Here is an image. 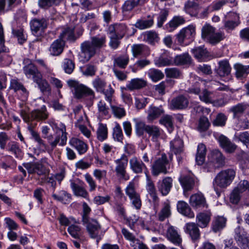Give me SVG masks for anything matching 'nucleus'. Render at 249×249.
<instances>
[{"mask_svg": "<svg viewBox=\"0 0 249 249\" xmlns=\"http://www.w3.org/2000/svg\"><path fill=\"white\" fill-rule=\"evenodd\" d=\"M36 102L35 106L36 107L40 106V107L33 110L30 113L27 106L23 105L21 106L20 116L24 121L29 124V125L32 124V122L34 121H44L47 120L49 116V113L44 104V101L39 98L36 100Z\"/></svg>", "mask_w": 249, "mask_h": 249, "instance_id": "f257e3e1", "label": "nucleus"}, {"mask_svg": "<svg viewBox=\"0 0 249 249\" xmlns=\"http://www.w3.org/2000/svg\"><path fill=\"white\" fill-rule=\"evenodd\" d=\"M236 174V169L229 168L222 170L217 174L213 182V185L216 194L220 196L222 190L231 185Z\"/></svg>", "mask_w": 249, "mask_h": 249, "instance_id": "f03ea898", "label": "nucleus"}, {"mask_svg": "<svg viewBox=\"0 0 249 249\" xmlns=\"http://www.w3.org/2000/svg\"><path fill=\"white\" fill-rule=\"evenodd\" d=\"M67 84L75 98L86 99L89 105H92L95 99V94L91 89L74 80H68Z\"/></svg>", "mask_w": 249, "mask_h": 249, "instance_id": "7ed1b4c3", "label": "nucleus"}, {"mask_svg": "<svg viewBox=\"0 0 249 249\" xmlns=\"http://www.w3.org/2000/svg\"><path fill=\"white\" fill-rule=\"evenodd\" d=\"M48 124L52 126L56 134L54 140H52L53 136L51 134H48L47 137H43L47 140L51 148L53 149L57 144L61 146L65 145L67 141V133L65 125L62 123L57 124L51 121H49Z\"/></svg>", "mask_w": 249, "mask_h": 249, "instance_id": "20e7f679", "label": "nucleus"}, {"mask_svg": "<svg viewBox=\"0 0 249 249\" xmlns=\"http://www.w3.org/2000/svg\"><path fill=\"white\" fill-rule=\"evenodd\" d=\"M171 168V161L166 155L163 153L156 159L151 165V173L154 176H158L160 174L164 175L169 173Z\"/></svg>", "mask_w": 249, "mask_h": 249, "instance_id": "39448f33", "label": "nucleus"}, {"mask_svg": "<svg viewBox=\"0 0 249 249\" xmlns=\"http://www.w3.org/2000/svg\"><path fill=\"white\" fill-rule=\"evenodd\" d=\"M92 85L97 92L101 93L105 95V99L107 101L110 103L111 102L114 90L110 84L107 86V89H105L107 85L105 79L97 76L92 80Z\"/></svg>", "mask_w": 249, "mask_h": 249, "instance_id": "423d86ee", "label": "nucleus"}, {"mask_svg": "<svg viewBox=\"0 0 249 249\" xmlns=\"http://www.w3.org/2000/svg\"><path fill=\"white\" fill-rule=\"evenodd\" d=\"M202 38L212 45L218 43L224 38V34L215 32V28L210 24H205L202 29Z\"/></svg>", "mask_w": 249, "mask_h": 249, "instance_id": "0eeeda50", "label": "nucleus"}, {"mask_svg": "<svg viewBox=\"0 0 249 249\" xmlns=\"http://www.w3.org/2000/svg\"><path fill=\"white\" fill-rule=\"evenodd\" d=\"M126 195L129 197L131 205L136 210L142 207V200L140 194L137 192L136 184L133 181L128 183L125 189Z\"/></svg>", "mask_w": 249, "mask_h": 249, "instance_id": "6e6552de", "label": "nucleus"}, {"mask_svg": "<svg viewBox=\"0 0 249 249\" xmlns=\"http://www.w3.org/2000/svg\"><path fill=\"white\" fill-rule=\"evenodd\" d=\"M128 161V158L125 154H123L120 158L114 161L116 164L115 171L116 176L120 179L125 181L129 179V176L126 171Z\"/></svg>", "mask_w": 249, "mask_h": 249, "instance_id": "1a4fd4ad", "label": "nucleus"}, {"mask_svg": "<svg viewBox=\"0 0 249 249\" xmlns=\"http://www.w3.org/2000/svg\"><path fill=\"white\" fill-rule=\"evenodd\" d=\"M225 157L218 150H213L208 156L207 163L209 170L223 167L225 165Z\"/></svg>", "mask_w": 249, "mask_h": 249, "instance_id": "9d476101", "label": "nucleus"}, {"mask_svg": "<svg viewBox=\"0 0 249 249\" xmlns=\"http://www.w3.org/2000/svg\"><path fill=\"white\" fill-rule=\"evenodd\" d=\"M81 52L79 55L80 61L86 63L89 61L96 53V49L89 41H86L81 44Z\"/></svg>", "mask_w": 249, "mask_h": 249, "instance_id": "9b49d317", "label": "nucleus"}, {"mask_svg": "<svg viewBox=\"0 0 249 249\" xmlns=\"http://www.w3.org/2000/svg\"><path fill=\"white\" fill-rule=\"evenodd\" d=\"M84 182L79 178L70 180V186L74 195L84 198H87L89 194L87 191L82 186Z\"/></svg>", "mask_w": 249, "mask_h": 249, "instance_id": "f8f14e48", "label": "nucleus"}, {"mask_svg": "<svg viewBox=\"0 0 249 249\" xmlns=\"http://www.w3.org/2000/svg\"><path fill=\"white\" fill-rule=\"evenodd\" d=\"M129 166L130 169L135 174H141L144 171L146 176L148 175V170L146 165L137 157L134 156L130 159Z\"/></svg>", "mask_w": 249, "mask_h": 249, "instance_id": "ddd939ff", "label": "nucleus"}, {"mask_svg": "<svg viewBox=\"0 0 249 249\" xmlns=\"http://www.w3.org/2000/svg\"><path fill=\"white\" fill-rule=\"evenodd\" d=\"M196 35V28L193 25L182 29L177 35L178 42L182 44L185 40H192Z\"/></svg>", "mask_w": 249, "mask_h": 249, "instance_id": "4468645a", "label": "nucleus"}, {"mask_svg": "<svg viewBox=\"0 0 249 249\" xmlns=\"http://www.w3.org/2000/svg\"><path fill=\"white\" fill-rule=\"evenodd\" d=\"M235 239L239 246L243 249H249V236L247 233L240 227L235 230Z\"/></svg>", "mask_w": 249, "mask_h": 249, "instance_id": "2eb2a0df", "label": "nucleus"}, {"mask_svg": "<svg viewBox=\"0 0 249 249\" xmlns=\"http://www.w3.org/2000/svg\"><path fill=\"white\" fill-rule=\"evenodd\" d=\"M189 103V101L187 97L180 95L171 100L170 107L172 109H184L187 107Z\"/></svg>", "mask_w": 249, "mask_h": 249, "instance_id": "dca6fc26", "label": "nucleus"}, {"mask_svg": "<svg viewBox=\"0 0 249 249\" xmlns=\"http://www.w3.org/2000/svg\"><path fill=\"white\" fill-rule=\"evenodd\" d=\"M173 179L171 177H166L157 182V188L162 196H166L170 192L173 184Z\"/></svg>", "mask_w": 249, "mask_h": 249, "instance_id": "f3484780", "label": "nucleus"}, {"mask_svg": "<svg viewBox=\"0 0 249 249\" xmlns=\"http://www.w3.org/2000/svg\"><path fill=\"white\" fill-rule=\"evenodd\" d=\"M166 237L167 239L175 245L179 246L182 243V238L177 229L174 226H169L166 231Z\"/></svg>", "mask_w": 249, "mask_h": 249, "instance_id": "a211bd4d", "label": "nucleus"}, {"mask_svg": "<svg viewBox=\"0 0 249 249\" xmlns=\"http://www.w3.org/2000/svg\"><path fill=\"white\" fill-rule=\"evenodd\" d=\"M218 66L215 69L216 74L220 77L228 76L231 72V68L227 59L219 61Z\"/></svg>", "mask_w": 249, "mask_h": 249, "instance_id": "6ab92c4d", "label": "nucleus"}, {"mask_svg": "<svg viewBox=\"0 0 249 249\" xmlns=\"http://www.w3.org/2000/svg\"><path fill=\"white\" fill-rule=\"evenodd\" d=\"M190 204L194 209L207 208L206 199L202 194H195L191 196Z\"/></svg>", "mask_w": 249, "mask_h": 249, "instance_id": "aec40b11", "label": "nucleus"}, {"mask_svg": "<svg viewBox=\"0 0 249 249\" xmlns=\"http://www.w3.org/2000/svg\"><path fill=\"white\" fill-rule=\"evenodd\" d=\"M197 224L194 222L187 223L184 227L185 232L189 235L193 241L198 240L200 232Z\"/></svg>", "mask_w": 249, "mask_h": 249, "instance_id": "412c9836", "label": "nucleus"}, {"mask_svg": "<svg viewBox=\"0 0 249 249\" xmlns=\"http://www.w3.org/2000/svg\"><path fill=\"white\" fill-rule=\"evenodd\" d=\"M21 0H0V14H4L19 6Z\"/></svg>", "mask_w": 249, "mask_h": 249, "instance_id": "4be33fe9", "label": "nucleus"}, {"mask_svg": "<svg viewBox=\"0 0 249 249\" xmlns=\"http://www.w3.org/2000/svg\"><path fill=\"white\" fill-rule=\"evenodd\" d=\"M86 227L89 236L92 238H96L99 235L101 230V226L98 222L94 219H91L88 222L83 223Z\"/></svg>", "mask_w": 249, "mask_h": 249, "instance_id": "5701e85b", "label": "nucleus"}, {"mask_svg": "<svg viewBox=\"0 0 249 249\" xmlns=\"http://www.w3.org/2000/svg\"><path fill=\"white\" fill-rule=\"evenodd\" d=\"M35 125L31 124L28 126V129L30 131L32 138L37 143V146L41 150L45 151L48 148V145L42 139L38 133L34 130Z\"/></svg>", "mask_w": 249, "mask_h": 249, "instance_id": "b1692460", "label": "nucleus"}, {"mask_svg": "<svg viewBox=\"0 0 249 249\" xmlns=\"http://www.w3.org/2000/svg\"><path fill=\"white\" fill-rule=\"evenodd\" d=\"M212 213L210 211L200 212L196 215V222L200 228L207 227L211 220Z\"/></svg>", "mask_w": 249, "mask_h": 249, "instance_id": "393cba45", "label": "nucleus"}, {"mask_svg": "<svg viewBox=\"0 0 249 249\" xmlns=\"http://www.w3.org/2000/svg\"><path fill=\"white\" fill-rule=\"evenodd\" d=\"M127 31L126 26L124 24L119 23L110 25L108 28L107 33L115 34L118 38H122Z\"/></svg>", "mask_w": 249, "mask_h": 249, "instance_id": "a878e982", "label": "nucleus"}, {"mask_svg": "<svg viewBox=\"0 0 249 249\" xmlns=\"http://www.w3.org/2000/svg\"><path fill=\"white\" fill-rule=\"evenodd\" d=\"M185 22L186 20L183 16H175L165 25V28L169 32H172Z\"/></svg>", "mask_w": 249, "mask_h": 249, "instance_id": "bb28decb", "label": "nucleus"}, {"mask_svg": "<svg viewBox=\"0 0 249 249\" xmlns=\"http://www.w3.org/2000/svg\"><path fill=\"white\" fill-rule=\"evenodd\" d=\"M23 72L28 79H32L34 81L42 74L37 67L32 63L25 66Z\"/></svg>", "mask_w": 249, "mask_h": 249, "instance_id": "cd10ccee", "label": "nucleus"}, {"mask_svg": "<svg viewBox=\"0 0 249 249\" xmlns=\"http://www.w3.org/2000/svg\"><path fill=\"white\" fill-rule=\"evenodd\" d=\"M47 24L46 19H34L30 22L31 29L34 34H36L38 32H42L47 28Z\"/></svg>", "mask_w": 249, "mask_h": 249, "instance_id": "c85d7f7f", "label": "nucleus"}, {"mask_svg": "<svg viewBox=\"0 0 249 249\" xmlns=\"http://www.w3.org/2000/svg\"><path fill=\"white\" fill-rule=\"evenodd\" d=\"M248 105L244 103H238L230 108V112L232 113V118L235 120L243 117Z\"/></svg>", "mask_w": 249, "mask_h": 249, "instance_id": "c756f323", "label": "nucleus"}, {"mask_svg": "<svg viewBox=\"0 0 249 249\" xmlns=\"http://www.w3.org/2000/svg\"><path fill=\"white\" fill-rule=\"evenodd\" d=\"M8 52L9 49L4 46V43H0V65L2 66L9 65L12 61Z\"/></svg>", "mask_w": 249, "mask_h": 249, "instance_id": "7c9ffc66", "label": "nucleus"}, {"mask_svg": "<svg viewBox=\"0 0 249 249\" xmlns=\"http://www.w3.org/2000/svg\"><path fill=\"white\" fill-rule=\"evenodd\" d=\"M69 144L74 147L80 155L85 153L88 149L87 144L77 138H71L70 140Z\"/></svg>", "mask_w": 249, "mask_h": 249, "instance_id": "2f4dec72", "label": "nucleus"}, {"mask_svg": "<svg viewBox=\"0 0 249 249\" xmlns=\"http://www.w3.org/2000/svg\"><path fill=\"white\" fill-rule=\"evenodd\" d=\"M179 181L185 191L192 190L195 184V178L192 175L182 176L179 178Z\"/></svg>", "mask_w": 249, "mask_h": 249, "instance_id": "473e14b6", "label": "nucleus"}, {"mask_svg": "<svg viewBox=\"0 0 249 249\" xmlns=\"http://www.w3.org/2000/svg\"><path fill=\"white\" fill-rule=\"evenodd\" d=\"M146 133L152 142H158L162 136L163 131L156 125H149Z\"/></svg>", "mask_w": 249, "mask_h": 249, "instance_id": "72a5a7b5", "label": "nucleus"}, {"mask_svg": "<svg viewBox=\"0 0 249 249\" xmlns=\"http://www.w3.org/2000/svg\"><path fill=\"white\" fill-rule=\"evenodd\" d=\"M219 142L221 146L228 153L233 152L237 148V145L232 143L227 137L221 135L219 137Z\"/></svg>", "mask_w": 249, "mask_h": 249, "instance_id": "f704fd0d", "label": "nucleus"}, {"mask_svg": "<svg viewBox=\"0 0 249 249\" xmlns=\"http://www.w3.org/2000/svg\"><path fill=\"white\" fill-rule=\"evenodd\" d=\"M64 44V41L60 38L54 41L50 47V54L53 56L60 55L63 51Z\"/></svg>", "mask_w": 249, "mask_h": 249, "instance_id": "c9c22d12", "label": "nucleus"}, {"mask_svg": "<svg viewBox=\"0 0 249 249\" xmlns=\"http://www.w3.org/2000/svg\"><path fill=\"white\" fill-rule=\"evenodd\" d=\"M147 82L142 78H136L132 79L126 85V87L130 90L139 89L145 87Z\"/></svg>", "mask_w": 249, "mask_h": 249, "instance_id": "e433bc0d", "label": "nucleus"}, {"mask_svg": "<svg viewBox=\"0 0 249 249\" xmlns=\"http://www.w3.org/2000/svg\"><path fill=\"white\" fill-rule=\"evenodd\" d=\"M34 82L36 84L38 88L43 94H50L51 93V86L45 79L43 78L42 74Z\"/></svg>", "mask_w": 249, "mask_h": 249, "instance_id": "4c0bfd02", "label": "nucleus"}, {"mask_svg": "<svg viewBox=\"0 0 249 249\" xmlns=\"http://www.w3.org/2000/svg\"><path fill=\"white\" fill-rule=\"evenodd\" d=\"M177 209L179 213L184 216L189 218H194L195 217L194 213L191 210L188 204L183 201L178 202Z\"/></svg>", "mask_w": 249, "mask_h": 249, "instance_id": "58836bf2", "label": "nucleus"}, {"mask_svg": "<svg viewBox=\"0 0 249 249\" xmlns=\"http://www.w3.org/2000/svg\"><path fill=\"white\" fill-rule=\"evenodd\" d=\"M154 18L149 15L147 18H142L137 20L135 26L140 30H144L151 27L154 24Z\"/></svg>", "mask_w": 249, "mask_h": 249, "instance_id": "ea45409f", "label": "nucleus"}, {"mask_svg": "<svg viewBox=\"0 0 249 249\" xmlns=\"http://www.w3.org/2000/svg\"><path fill=\"white\" fill-rule=\"evenodd\" d=\"M149 0H127L122 6L123 12H128L132 10L138 5H143L146 3Z\"/></svg>", "mask_w": 249, "mask_h": 249, "instance_id": "a19ab883", "label": "nucleus"}, {"mask_svg": "<svg viewBox=\"0 0 249 249\" xmlns=\"http://www.w3.org/2000/svg\"><path fill=\"white\" fill-rule=\"evenodd\" d=\"M146 190L151 197L153 201L156 203L158 201L159 198L157 195L156 190L154 183L148 175H146Z\"/></svg>", "mask_w": 249, "mask_h": 249, "instance_id": "79ce46f5", "label": "nucleus"}, {"mask_svg": "<svg viewBox=\"0 0 249 249\" xmlns=\"http://www.w3.org/2000/svg\"><path fill=\"white\" fill-rule=\"evenodd\" d=\"M199 5L194 1L188 0L185 2L184 7V10L191 16H196L198 14V10Z\"/></svg>", "mask_w": 249, "mask_h": 249, "instance_id": "37998d69", "label": "nucleus"}, {"mask_svg": "<svg viewBox=\"0 0 249 249\" xmlns=\"http://www.w3.org/2000/svg\"><path fill=\"white\" fill-rule=\"evenodd\" d=\"M129 61V57L127 54H124L114 58L113 68L125 69Z\"/></svg>", "mask_w": 249, "mask_h": 249, "instance_id": "c03bdc74", "label": "nucleus"}, {"mask_svg": "<svg viewBox=\"0 0 249 249\" xmlns=\"http://www.w3.org/2000/svg\"><path fill=\"white\" fill-rule=\"evenodd\" d=\"M132 52L134 57H136L139 55H149L150 51L147 46L143 44H135L132 47Z\"/></svg>", "mask_w": 249, "mask_h": 249, "instance_id": "a18cd8bd", "label": "nucleus"}, {"mask_svg": "<svg viewBox=\"0 0 249 249\" xmlns=\"http://www.w3.org/2000/svg\"><path fill=\"white\" fill-rule=\"evenodd\" d=\"M231 16L233 20L226 19L224 21V27L227 32L233 30L240 24L239 17L237 14L232 13Z\"/></svg>", "mask_w": 249, "mask_h": 249, "instance_id": "49530a36", "label": "nucleus"}, {"mask_svg": "<svg viewBox=\"0 0 249 249\" xmlns=\"http://www.w3.org/2000/svg\"><path fill=\"white\" fill-rule=\"evenodd\" d=\"M234 69L235 70V76L238 79H242L249 74V65H243L240 63H236L234 65Z\"/></svg>", "mask_w": 249, "mask_h": 249, "instance_id": "de8ad7c7", "label": "nucleus"}, {"mask_svg": "<svg viewBox=\"0 0 249 249\" xmlns=\"http://www.w3.org/2000/svg\"><path fill=\"white\" fill-rule=\"evenodd\" d=\"M206 147L203 143H199L197 146L196 156V161L199 165H201L205 161L206 154Z\"/></svg>", "mask_w": 249, "mask_h": 249, "instance_id": "09e8293b", "label": "nucleus"}, {"mask_svg": "<svg viewBox=\"0 0 249 249\" xmlns=\"http://www.w3.org/2000/svg\"><path fill=\"white\" fill-rule=\"evenodd\" d=\"M52 197L54 199L61 201L64 204H69L71 200V196L64 190L59 191L58 194H53Z\"/></svg>", "mask_w": 249, "mask_h": 249, "instance_id": "8fccbe9b", "label": "nucleus"}, {"mask_svg": "<svg viewBox=\"0 0 249 249\" xmlns=\"http://www.w3.org/2000/svg\"><path fill=\"white\" fill-rule=\"evenodd\" d=\"M10 89H13L15 91H21L25 97L28 95L27 89L18 79L15 78L11 80Z\"/></svg>", "mask_w": 249, "mask_h": 249, "instance_id": "3c124183", "label": "nucleus"}, {"mask_svg": "<svg viewBox=\"0 0 249 249\" xmlns=\"http://www.w3.org/2000/svg\"><path fill=\"white\" fill-rule=\"evenodd\" d=\"M238 190L244 195L247 196L246 203L249 205V180H243L239 182L236 186Z\"/></svg>", "mask_w": 249, "mask_h": 249, "instance_id": "603ef678", "label": "nucleus"}, {"mask_svg": "<svg viewBox=\"0 0 249 249\" xmlns=\"http://www.w3.org/2000/svg\"><path fill=\"white\" fill-rule=\"evenodd\" d=\"M97 139L103 142L107 138L108 129L106 124L99 123L96 131Z\"/></svg>", "mask_w": 249, "mask_h": 249, "instance_id": "864d4df0", "label": "nucleus"}, {"mask_svg": "<svg viewBox=\"0 0 249 249\" xmlns=\"http://www.w3.org/2000/svg\"><path fill=\"white\" fill-rule=\"evenodd\" d=\"M155 64L159 67H164L172 63L171 57L166 53L162 54L159 57L155 59Z\"/></svg>", "mask_w": 249, "mask_h": 249, "instance_id": "5fc2aeb1", "label": "nucleus"}, {"mask_svg": "<svg viewBox=\"0 0 249 249\" xmlns=\"http://www.w3.org/2000/svg\"><path fill=\"white\" fill-rule=\"evenodd\" d=\"M226 219L223 216L216 217L212 223V229L216 232L223 229L226 225Z\"/></svg>", "mask_w": 249, "mask_h": 249, "instance_id": "6e6d98bb", "label": "nucleus"}, {"mask_svg": "<svg viewBox=\"0 0 249 249\" xmlns=\"http://www.w3.org/2000/svg\"><path fill=\"white\" fill-rule=\"evenodd\" d=\"M143 39L150 44H154L158 42L159 37L158 34L154 31H148L143 34Z\"/></svg>", "mask_w": 249, "mask_h": 249, "instance_id": "4d7b16f0", "label": "nucleus"}, {"mask_svg": "<svg viewBox=\"0 0 249 249\" xmlns=\"http://www.w3.org/2000/svg\"><path fill=\"white\" fill-rule=\"evenodd\" d=\"M183 142L179 138H175L170 142V149L175 154H179L182 151Z\"/></svg>", "mask_w": 249, "mask_h": 249, "instance_id": "13d9d810", "label": "nucleus"}, {"mask_svg": "<svg viewBox=\"0 0 249 249\" xmlns=\"http://www.w3.org/2000/svg\"><path fill=\"white\" fill-rule=\"evenodd\" d=\"M191 52L199 61H202L208 56V52L204 47H196L193 49Z\"/></svg>", "mask_w": 249, "mask_h": 249, "instance_id": "bf43d9fd", "label": "nucleus"}, {"mask_svg": "<svg viewBox=\"0 0 249 249\" xmlns=\"http://www.w3.org/2000/svg\"><path fill=\"white\" fill-rule=\"evenodd\" d=\"M191 57L187 53L177 55L174 58V62L176 65L189 64L191 63Z\"/></svg>", "mask_w": 249, "mask_h": 249, "instance_id": "052dcab7", "label": "nucleus"}, {"mask_svg": "<svg viewBox=\"0 0 249 249\" xmlns=\"http://www.w3.org/2000/svg\"><path fill=\"white\" fill-rule=\"evenodd\" d=\"M199 99L206 103H212L213 102L214 95L213 92L206 89H203L199 95Z\"/></svg>", "mask_w": 249, "mask_h": 249, "instance_id": "680f3d73", "label": "nucleus"}, {"mask_svg": "<svg viewBox=\"0 0 249 249\" xmlns=\"http://www.w3.org/2000/svg\"><path fill=\"white\" fill-rule=\"evenodd\" d=\"M98 110L100 116L104 118H108L110 117L109 108L106 105L104 101L101 100L97 105Z\"/></svg>", "mask_w": 249, "mask_h": 249, "instance_id": "e2e57ef3", "label": "nucleus"}, {"mask_svg": "<svg viewBox=\"0 0 249 249\" xmlns=\"http://www.w3.org/2000/svg\"><path fill=\"white\" fill-rule=\"evenodd\" d=\"M148 75L153 82H157L163 79L164 76L163 73L160 70L154 68L148 70Z\"/></svg>", "mask_w": 249, "mask_h": 249, "instance_id": "0e129e2a", "label": "nucleus"}, {"mask_svg": "<svg viewBox=\"0 0 249 249\" xmlns=\"http://www.w3.org/2000/svg\"><path fill=\"white\" fill-rule=\"evenodd\" d=\"M149 125H146L144 122L135 120V129L137 135L141 137L143 135L144 132H147Z\"/></svg>", "mask_w": 249, "mask_h": 249, "instance_id": "69168bd1", "label": "nucleus"}, {"mask_svg": "<svg viewBox=\"0 0 249 249\" xmlns=\"http://www.w3.org/2000/svg\"><path fill=\"white\" fill-rule=\"evenodd\" d=\"M113 138L116 141L121 142L123 140V134L122 128L117 122H115L113 128Z\"/></svg>", "mask_w": 249, "mask_h": 249, "instance_id": "338daca9", "label": "nucleus"}, {"mask_svg": "<svg viewBox=\"0 0 249 249\" xmlns=\"http://www.w3.org/2000/svg\"><path fill=\"white\" fill-rule=\"evenodd\" d=\"M243 197L246 199V197L236 187L233 189L230 195V201L233 204H237L240 199Z\"/></svg>", "mask_w": 249, "mask_h": 249, "instance_id": "774afa93", "label": "nucleus"}]
</instances>
